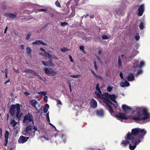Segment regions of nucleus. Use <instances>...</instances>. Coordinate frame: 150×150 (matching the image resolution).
<instances>
[{
	"mask_svg": "<svg viewBox=\"0 0 150 150\" xmlns=\"http://www.w3.org/2000/svg\"><path fill=\"white\" fill-rule=\"evenodd\" d=\"M51 56L50 59H52L51 58H52L54 59L58 60V58L55 55L51 54Z\"/></svg>",
	"mask_w": 150,
	"mask_h": 150,
	"instance_id": "nucleus-36",
	"label": "nucleus"
},
{
	"mask_svg": "<svg viewBox=\"0 0 150 150\" xmlns=\"http://www.w3.org/2000/svg\"><path fill=\"white\" fill-rule=\"evenodd\" d=\"M96 89L98 91L101 90L99 86V84L98 83L96 84Z\"/></svg>",
	"mask_w": 150,
	"mask_h": 150,
	"instance_id": "nucleus-41",
	"label": "nucleus"
},
{
	"mask_svg": "<svg viewBox=\"0 0 150 150\" xmlns=\"http://www.w3.org/2000/svg\"><path fill=\"white\" fill-rule=\"evenodd\" d=\"M94 66L95 68V70H97V67L96 65V61H94Z\"/></svg>",
	"mask_w": 150,
	"mask_h": 150,
	"instance_id": "nucleus-50",
	"label": "nucleus"
},
{
	"mask_svg": "<svg viewBox=\"0 0 150 150\" xmlns=\"http://www.w3.org/2000/svg\"><path fill=\"white\" fill-rule=\"evenodd\" d=\"M47 10V8H41L40 9L38 10V11L40 12L41 11L44 12L45 13H46V11Z\"/></svg>",
	"mask_w": 150,
	"mask_h": 150,
	"instance_id": "nucleus-40",
	"label": "nucleus"
},
{
	"mask_svg": "<svg viewBox=\"0 0 150 150\" xmlns=\"http://www.w3.org/2000/svg\"><path fill=\"white\" fill-rule=\"evenodd\" d=\"M8 143V139H5V140L4 142V144L6 146H7Z\"/></svg>",
	"mask_w": 150,
	"mask_h": 150,
	"instance_id": "nucleus-44",
	"label": "nucleus"
},
{
	"mask_svg": "<svg viewBox=\"0 0 150 150\" xmlns=\"http://www.w3.org/2000/svg\"><path fill=\"white\" fill-rule=\"evenodd\" d=\"M127 134H126V136L125 137V138L126 139V140H123L122 141L120 144L123 147H125L126 145L129 144L131 141H133L132 139L130 137V139L127 138Z\"/></svg>",
	"mask_w": 150,
	"mask_h": 150,
	"instance_id": "nucleus-9",
	"label": "nucleus"
},
{
	"mask_svg": "<svg viewBox=\"0 0 150 150\" xmlns=\"http://www.w3.org/2000/svg\"><path fill=\"white\" fill-rule=\"evenodd\" d=\"M55 4L59 8H61V7L60 3L59 2L58 0H57L55 1Z\"/></svg>",
	"mask_w": 150,
	"mask_h": 150,
	"instance_id": "nucleus-32",
	"label": "nucleus"
},
{
	"mask_svg": "<svg viewBox=\"0 0 150 150\" xmlns=\"http://www.w3.org/2000/svg\"><path fill=\"white\" fill-rule=\"evenodd\" d=\"M24 94L26 96H28L29 95V93L27 92H25L24 93Z\"/></svg>",
	"mask_w": 150,
	"mask_h": 150,
	"instance_id": "nucleus-58",
	"label": "nucleus"
},
{
	"mask_svg": "<svg viewBox=\"0 0 150 150\" xmlns=\"http://www.w3.org/2000/svg\"><path fill=\"white\" fill-rule=\"evenodd\" d=\"M38 103L37 101L35 100H31L29 101V103L30 105L35 108L36 110H37V109L36 107V105Z\"/></svg>",
	"mask_w": 150,
	"mask_h": 150,
	"instance_id": "nucleus-15",
	"label": "nucleus"
},
{
	"mask_svg": "<svg viewBox=\"0 0 150 150\" xmlns=\"http://www.w3.org/2000/svg\"><path fill=\"white\" fill-rule=\"evenodd\" d=\"M121 58L120 56L118 57V65L119 67H120L121 66Z\"/></svg>",
	"mask_w": 150,
	"mask_h": 150,
	"instance_id": "nucleus-31",
	"label": "nucleus"
},
{
	"mask_svg": "<svg viewBox=\"0 0 150 150\" xmlns=\"http://www.w3.org/2000/svg\"><path fill=\"white\" fill-rule=\"evenodd\" d=\"M147 132L145 129H142L139 128H133L132 129L131 132L127 133V138H130L132 140L141 141V139H143L145 135Z\"/></svg>",
	"mask_w": 150,
	"mask_h": 150,
	"instance_id": "nucleus-1",
	"label": "nucleus"
},
{
	"mask_svg": "<svg viewBox=\"0 0 150 150\" xmlns=\"http://www.w3.org/2000/svg\"><path fill=\"white\" fill-rule=\"evenodd\" d=\"M57 104H59V105H62V103L61 102V101L59 100V99H58L57 100Z\"/></svg>",
	"mask_w": 150,
	"mask_h": 150,
	"instance_id": "nucleus-54",
	"label": "nucleus"
},
{
	"mask_svg": "<svg viewBox=\"0 0 150 150\" xmlns=\"http://www.w3.org/2000/svg\"><path fill=\"white\" fill-rule=\"evenodd\" d=\"M27 126L23 132V135L25 136L33 137L35 135V131L39 132L37 129V127L34 125H30Z\"/></svg>",
	"mask_w": 150,
	"mask_h": 150,
	"instance_id": "nucleus-3",
	"label": "nucleus"
},
{
	"mask_svg": "<svg viewBox=\"0 0 150 150\" xmlns=\"http://www.w3.org/2000/svg\"><path fill=\"white\" fill-rule=\"evenodd\" d=\"M89 16V15L88 14H87L86 15H84L82 17V18L83 17L85 18H86L87 16Z\"/></svg>",
	"mask_w": 150,
	"mask_h": 150,
	"instance_id": "nucleus-61",
	"label": "nucleus"
},
{
	"mask_svg": "<svg viewBox=\"0 0 150 150\" xmlns=\"http://www.w3.org/2000/svg\"><path fill=\"white\" fill-rule=\"evenodd\" d=\"M139 27L140 30H143L144 28V24L143 22H142L139 25Z\"/></svg>",
	"mask_w": 150,
	"mask_h": 150,
	"instance_id": "nucleus-33",
	"label": "nucleus"
},
{
	"mask_svg": "<svg viewBox=\"0 0 150 150\" xmlns=\"http://www.w3.org/2000/svg\"><path fill=\"white\" fill-rule=\"evenodd\" d=\"M48 61H42V63L45 66L47 67H53L54 66V64L53 62L52 59H49Z\"/></svg>",
	"mask_w": 150,
	"mask_h": 150,
	"instance_id": "nucleus-10",
	"label": "nucleus"
},
{
	"mask_svg": "<svg viewBox=\"0 0 150 150\" xmlns=\"http://www.w3.org/2000/svg\"><path fill=\"white\" fill-rule=\"evenodd\" d=\"M109 99H110L113 102L117 103V102L115 100L116 97L115 95H110Z\"/></svg>",
	"mask_w": 150,
	"mask_h": 150,
	"instance_id": "nucleus-23",
	"label": "nucleus"
},
{
	"mask_svg": "<svg viewBox=\"0 0 150 150\" xmlns=\"http://www.w3.org/2000/svg\"><path fill=\"white\" fill-rule=\"evenodd\" d=\"M69 57L70 60V61L71 62H74V60L72 59V56L70 55H69Z\"/></svg>",
	"mask_w": 150,
	"mask_h": 150,
	"instance_id": "nucleus-53",
	"label": "nucleus"
},
{
	"mask_svg": "<svg viewBox=\"0 0 150 150\" xmlns=\"http://www.w3.org/2000/svg\"><path fill=\"white\" fill-rule=\"evenodd\" d=\"M44 100L45 102H47V96H45L43 97Z\"/></svg>",
	"mask_w": 150,
	"mask_h": 150,
	"instance_id": "nucleus-51",
	"label": "nucleus"
},
{
	"mask_svg": "<svg viewBox=\"0 0 150 150\" xmlns=\"http://www.w3.org/2000/svg\"><path fill=\"white\" fill-rule=\"evenodd\" d=\"M26 50L28 55H29L31 54V50L30 47H27L26 48Z\"/></svg>",
	"mask_w": 150,
	"mask_h": 150,
	"instance_id": "nucleus-29",
	"label": "nucleus"
},
{
	"mask_svg": "<svg viewBox=\"0 0 150 150\" xmlns=\"http://www.w3.org/2000/svg\"><path fill=\"white\" fill-rule=\"evenodd\" d=\"M92 73L93 75L95 76H96V74L94 73V72L92 70H91Z\"/></svg>",
	"mask_w": 150,
	"mask_h": 150,
	"instance_id": "nucleus-62",
	"label": "nucleus"
},
{
	"mask_svg": "<svg viewBox=\"0 0 150 150\" xmlns=\"http://www.w3.org/2000/svg\"><path fill=\"white\" fill-rule=\"evenodd\" d=\"M67 50V48L65 47H63L61 49V51L63 52H65Z\"/></svg>",
	"mask_w": 150,
	"mask_h": 150,
	"instance_id": "nucleus-49",
	"label": "nucleus"
},
{
	"mask_svg": "<svg viewBox=\"0 0 150 150\" xmlns=\"http://www.w3.org/2000/svg\"><path fill=\"white\" fill-rule=\"evenodd\" d=\"M24 72L26 73L32 74L33 75H34L35 76V75L37 73V72L34 71L33 70L31 69H26L24 71Z\"/></svg>",
	"mask_w": 150,
	"mask_h": 150,
	"instance_id": "nucleus-21",
	"label": "nucleus"
},
{
	"mask_svg": "<svg viewBox=\"0 0 150 150\" xmlns=\"http://www.w3.org/2000/svg\"><path fill=\"white\" fill-rule=\"evenodd\" d=\"M107 107L108 108L109 111L110 113H112L114 112V111L112 107L110 105H111L110 103H105Z\"/></svg>",
	"mask_w": 150,
	"mask_h": 150,
	"instance_id": "nucleus-20",
	"label": "nucleus"
},
{
	"mask_svg": "<svg viewBox=\"0 0 150 150\" xmlns=\"http://www.w3.org/2000/svg\"><path fill=\"white\" fill-rule=\"evenodd\" d=\"M20 105L19 104H13L11 105L9 110V112L12 116H13L15 115V110L16 109V117L18 119L20 118L21 115H22V113L20 114L21 112Z\"/></svg>",
	"mask_w": 150,
	"mask_h": 150,
	"instance_id": "nucleus-4",
	"label": "nucleus"
},
{
	"mask_svg": "<svg viewBox=\"0 0 150 150\" xmlns=\"http://www.w3.org/2000/svg\"><path fill=\"white\" fill-rule=\"evenodd\" d=\"M140 38V37L139 35L136 36L135 37V38L137 41H138L139 40Z\"/></svg>",
	"mask_w": 150,
	"mask_h": 150,
	"instance_id": "nucleus-47",
	"label": "nucleus"
},
{
	"mask_svg": "<svg viewBox=\"0 0 150 150\" xmlns=\"http://www.w3.org/2000/svg\"><path fill=\"white\" fill-rule=\"evenodd\" d=\"M40 50L44 52L46 51L44 49L42 48L41 47H40Z\"/></svg>",
	"mask_w": 150,
	"mask_h": 150,
	"instance_id": "nucleus-63",
	"label": "nucleus"
},
{
	"mask_svg": "<svg viewBox=\"0 0 150 150\" xmlns=\"http://www.w3.org/2000/svg\"><path fill=\"white\" fill-rule=\"evenodd\" d=\"M120 76L121 79H122L123 78V74L122 72H121L120 74Z\"/></svg>",
	"mask_w": 150,
	"mask_h": 150,
	"instance_id": "nucleus-57",
	"label": "nucleus"
},
{
	"mask_svg": "<svg viewBox=\"0 0 150 150\" xmlns=\"http://www.w3.org/2000/svg\"><path fill=\"white\" fill-rule=\"evenodd\" d=\"M9 134L7 130H6L5 132V135H4L5 139H8Z\"/></svg>",
	"mask_w": 150,
	"mask_h": 150,
	"instance_id": "nucleus-30",
	"label": "nucleus"
},
{
	"mask_svg": "<svg viewBox=\"0 0 150 150\" xmlns=\"http://www.w3.org/2000/svg\"><path fill=\"white\" fill-rule=\"evenodd\" d=\"M13 69L14 70V71L16 72L17 73H18V70L14 68H13Z\"/></svg>",
	"mask_w": 150,
	"mask_h": 150,
	"instance_id": "nucleus-60",
	"label": "nucleus"
},
{
	"mask_svg": "<svg viewBox=\"0 0 150 150\" xmlns=\"http://www.w3.org/2000/svg\"><path fill=\"white\" fill-rule=\"evenodd\" d=\"M116 116L122 120H127L129 119V117L126 116L125 115L124 113H119Z\"/></svg>",
	"mask_w": 150,
	"mask_h": 150,
	"instance_id": "nucleus-13",
	"label": "nucleus"
},
{
	"mask_svg": "<svg viewBox=\"0 0 150 150\" xmlns=\"http://www.w3.org/2000/svg\"><path fill=\"white\" fill-rule=\"evenodd\" d=\"M68 24V23H67L66 22H61V25L63 27H65L66 25H67Z\"/></svg>",
	"mask_w": 150,
	"mask_h": 150,
	"instance_id": "nucleus-37",
	"label": "nucleus"
},
{
	"mask_svg": "<svg viewBox=\"0 0 150 150\" xmlns=\"http://www.w3.org/2000/svg\"><path fill=\"white\" fill-rule=\"evenodd\" d=\"M31 35V34H28L26 38V40H28L30 38Z\"/></svg>",
	"mask_w": 150,
	"mask_h": 150,
	"instance_id": "nucleus-48",
	"label": "nucleus"
},
{
	"mask_svg": "<svg viewBox=\"0 0 150 150\" xmlns=\"http://www.w3.org/2000/svg\"><path fill=\"white\" fill-rule=\"evenodd\" d=\"M136 110L138 116L132 117H129L135 121L145 120L150 117V115L146 108L142 109L138 108Z\"/></svg>",
	"mask_w": 150,
	"mask_h": 150,
	"instance_id": "nucleus-2",
	"label": "nucleus"
},
{
	"mask_svg": "<svg viewBox=\"0 0 150 150\" xmlns=\"http://www.w3.org/2000/svg\"><path fill=\"white\" fill-rule=\"evenodd\" d=\"M112 88L111 87L109 86H108L107 88V90L108 92H110L112 91Z\"/></svg>",
	"mask_w": 150,
	"mask_h": 150,
	"instance_id": "nucleus-43",
	"label": "nucleus"
},
{
	"mask_svg": "<svg viewBox=\"0 0 150 150\" xmlns=\"http://www.w3.org/2000/svg\"><path fill=\"white\" fill-rule=\"evenodd\" d=\"M45 74L48 76H53L57 74V72L55 71L50 67L45 68L44 69Z\"/></svg>",
	"mask_w": 150,
	"mask_h": 150,
	"instance_id": "nucleus-6",
	"label": "nucleus"
},
{
	"mask_svg": "<svg viewBox=\"0 0 150 150\" xmlns=\"http://www.w3.org/2000/svg\"><path fill=\"white\" fill-rule=\"evenodd\" d=\"M79 49L80 50H82L83 52L85 54L86 53V52L85 51L84 49V46L83 45L79 47Z\"/></svg>",
	"mask_w": 150,
	"mask_h": 150,
	"instance_id": "nucleus-35",
	"label": "nucleus"
},
{
	"mask_svg": "<svg viewBox=\"0 0 150 150\" xmlns=\"http://www.w3.org/2000/svg\"><path fill=\"white\" fill-rule=\"evenodd\" d=\"M20 47H21V49L22 50H23L24 49V45H21V46H20Z\"/></svg>",
	"mask_w": 150,
	"mask_h": 150,
	"instance_id": "nucleus-64",
	"label": "nucleus"
},
{
	"mask_svg": "<svg viewBox=\"0 0 150 150\" xmlns=\"http://www.w3.org/2000/svg\"><path fill=\"white\" fill-rule=\"evenodd\" d=\"M49 108V105L47 104H46L44 106V108H43V111L45 113H46L47 112L48 108Z\"/></svg>",
	"mask_w": 150,
	"mask_h": 150,
	"instance_id": "nucleus-27",
	"label": "nucleus"
},
{
	"mask_svg": "<svg viewBox=\"0 0 150 150\" xmlns=\"http://www.w3.org/2000/svg\"><path fill=\"white\" fill-rule=\"evenodd\" d=\"M29 138L28 137H25L23 136H21L18 139V142L20 143H24L28 140Z\"/></svg>",
	"mask_w": 150,
	"mask_h": 150,
	"instance_id": "nucleus-12",
	"label": "nucleus"
},
{
	"mask_svg": "<svg viewBox=\"0 0 150 150\" xmlns=\"http://www.w3.org/2000/svg\"><path fill=\"white\" fill-rule=\"evenodd\" d=\"M81 76V75H72L70 76L72 78H78L79 77H80Z\"/></svg>",
	"mask_w": 150,
	"mask_h": 150,
	"instance_id": "nucleus-38",
	"label": "nucleus"
},
{
	"mask_svg": "<svg viewBox=\"0 0 150 150\" xmlns=\"http://www.w3.org/2000/svg\"><path fill=\"white\" fill-rule=\"evenodd\" d=\"M138 65L136 63H134L133 64L134 68H136L138 67Z\"/></svg>",
	"mask_w": 150,
	"mask_h": 150,
	"instance_id": "nucleus-55",
	"label": "nucleus"
},
{
	"mask_svg": "<svg viewBox=\"0 0 150 150\" xmlns=\"http://www.w3.org/2000/svg\"><path fill=\"white\" fill-rule=\"evenodd\" d=\"M13 127H14L17 125V122L14 119L11 120L10 122Z\"/></svg>",
	"mask_w": 150,
	"mask_h": 150,
	"instance_id": "nucleus-28",
	"label": "nucleus"
},
{
	"mask_svg": "<svg viewBox=\"0 0 150 150\" xmlns=\"http://www.w3.org/2000/svg\"><path fill=\"white\" fill-rule=\"evenodd\" d=\"M17 14L15 13L13 14L11 13H6L4 14V16L7 17H8L11 18H15L16 17Z\"/></svg>",
	"mask_w": 150,
	"mask_h": 150,
	"instance_id": "nucleus-16",
	"label": "nucleus"
},
{
	"mask_svg": "<svg viewBox=\"0 0 150 150\" xmlns=\"http://www.w3.org/2000/svg\"><path fill=\"white\" fill-rule=\"evenodd\" d=\"M133 141H131L129 143V148L131 150H134L136 147L137 145L139 144L141 141H137L135 140H132Z\"/></svg>",
	"mask_w": 150,
	"mask_h": 150,
	"instance_id": "nucleus-8",
	"label": "nucleus"
},
{
	"mask_svg": "<svg viewBox=\"0 0 150 150\" xmlns=\"http://www.w3.org/2000/svg\"><path fill=\"white\" fill-rule=\"evenodd\" d=\"M95 93L97 98H102V95H103L102 94L101 90L98 91V92L97 91L95 92Z\"/></svg>",
	"mask_w": 150,
	"mask_h": 150,
	"instance_id": "nucleus-25",
	"label": "nucleus"
},
{
	"mask_svg": "<svg viewBox=\"0 0 150 150\" xmlns=\"http://www.w3.org/2000/svg\"><path fill=\"white\" fill-rule=\"evenodd\" d=\"M32 44L33 45H40V44H42L44 45L45 46L47 45L46 44L44 43L42 41L40 40H36L35 41L33 42Z\"/></svg>",
	"mask_w": 150,
	"mask_h": 150,
	"instance_id": "nucleus-18",
	"label": "nucleus"
},
{
	"mask_svg": "<svg viewBox=\"0 0 150 150\" xmlns=\"http://www.w3.org/2000/svg\"><path fill=\"white\" fill-rule=\"evenodd\" d=\"M110 95L108 93H104L102 95V98H100L103 100V102L105 104L106 103H109L112 105H115L109 99Z\"/></svg>",
	"mask_w": 150,
	"mask_h": 150,
	"instance_id": "nucleus-7",
	"label": "nucleus"
},
{
	"mask_svg": "<svg viewBox=\"0 0 150 150\" xmlns=\"http://www.w3.org/2000/svg\"><path fill=\"white\" fill-rule=\"evenodd\" d=\"M102 38L103 40H108V36L105 34L102 35Z\"/></svg>",
	"mask_w": 150,
	"mask_h": 150,
	"instance_id": "nucleus-39",
	"label": "nucleus"
},
{
	"mask_svg": "<svg viewBox=\"0 0 150 150\" xmlns=\"http://www.w3.org/2000/svg\"><path fill=\"white\" fill-rule=\"evenodd\" d=\"M122 108L125 111H127L128 110H131V108L129 106L126 105H125L123 104L122 105Z\"/></svg>",
	"mask_w": 150,
	"mask_h": 150,
	"instance_id": "nucleus-22",
	"label": "nucleus"
},
{
	"mask_svg": "<svg viewBox=\"0 0 150 150\" xmlns=\"http://www.w3.org/2000/svg\"><path fill=\"white\" fill-rule=\"evenodd\" d=\"M8 29V27L7 26H6L5 29L4 30V33H6L7 30Z\"/></svg>",
	"mask_w": 150,
	"mask_h": 150,
	"instance_id": "nucleus-59",
	"label": "nucleus"
},
{
	"mask_svg": "<svg viewBox=\"0 0 150 150\" xmlns=\"http://www.w3.org/2000/svg\"><path fill=\"white\" fill-rule=\"evenodd\" d=\"M35 76H37L39 78L40 80H43L42 78L40 76V75L37 72L36 74L35 75Z\"/></svg>",
	"mask_w": 150,
	"mask_h": 150,
	"instance_id": "nucleus-46",
	"label": "nucleus"
},
{
	"mask_svg": "<svg viewBox=\"0 0 150 150\" xmlns=\"http://www.w3.org/2000/svg\"><path fill=\"white\" fill-rule=\"evenodd\" d=\"M39 94H41L44 96H45L46 95V93L44 91H40L38 93Z\"/></svg>",
	"mask_w": 150,
	"mask_h": 150,
	"instance_id": "nucleus-42",
	"label": "nucleus"
},
{
	"mask_svg": "<svg viewBox=\"0 0 150 150\" xmlns=\"http://www.w3.org/2000/svg\"><path fill=\"white\" fill-rule=\"evenodd\" d=\"M4 72L5 74H8V69L7 68L5 69L4 70Z\"/></svg>",
	"mask_w": 150,
	"mask_h": 150,
	"instance_id": "nucleus-56",
	"label": "nucleus"
},
{
	"mask_svg": "<svg viewBox=\"0 0 150 150\" xmlns=\"http://www.w3.org/2000/svg\"><path fill=\"white\" fill-rule=\"evenodd\" d=\"M144 10V4H141L138 9V16H141L142 15Z\"/></svg>",
	"mask_w": 150,
	"mask_h": 150,
	"instance_id": "nucleus-11",
	"label": "nucleus"
},
{
	"mask_svg": "<svg viewBox=\"0 0 150 150\" xmlns=\"http://www.w3.org/2000/svg\"><path fill=\"white\" fill-rule=\"evenodd\" d=\"M23 123H26V125H34L33 117L32 115L29 113L26 114L23 117Z\"/></svg>",
	"mask_w": 150,
	"mask_h": 150,
	"instance_id": "nucleus-5",
	"label": "nucleus"
},
{
	"mask_svg": "<svg viewBox=\"0 0 150 150\" xmlns=\"http://www.w3.org/2000/svg\"><path fill=\"white\" fill-rule=\"evenodd\" d=\"M91 106L93 108H95L97 107V102L93 98H92L90 102Z\"/></svg>",
	"mask_w": 150,
	"mask_h": 150,
	"instance_id": "nucleus-14",
	"label": "nucleus"
},
{
	"mask_svg": "<svg viewBox=\"0 0 150 150\" xmlns=\"http://www.w3.org/2000/svg\"><path fill=\"white\" fill-rule=\"evenodd\" d=\"M95 77H96L97 78H98L100 79H103V78H102V77L101 76H98V75H96V76Z\"/></svg>",
	"mask_w": 150,
	"mask_h": 150,
	"instance_id": "nucleus-52",
	"label": "nucleus"
},
{
	"mask_svg": "<svg viewBox=\"0 0 150 150\" xmlns=\"http://www.w3.org/2000/svg\"><path fill=\"white\" fill-rule=\"evenodd\" d=\"M44 55V57L45 59H47L48 58L49 59H50L51 54H50L48 52H47L46 51L45 52Z\"/></svg>",
	"mask_w": 150,
	"mask_h": 150,
	"instance_id": "nucleus-26",
	"label": "nucleus"
},
{
	"mask_svg": "<svg viewBox=\"0 0 150 150\" xmlns=\"http://www.w3.org/2000/svg\"><path fill=\"white\" fill-rule=\"evenodd\" d=\"M142 72H143V71L142 70H139L138 71L136 75L137 76L138 75H139V74H142Z\"/></svg>",
	"mask_w": 150,
	"mask_h": 150,
	"instance_id": "nucleus-45",
	"label": "nucleus"
},
{
	"mask_svg": "<svg viewBox=\"0 0 150 150\" xmlns=\"http://www.w3.org/2000/svg\"><path fill=\"white\" fill-rule=\"evenodd\" d=\"M127 79L129 81H133L134 79V76L133 74L129 73L127 76Z\"/></svg>",
	"mask_w": 150,
	"mask_h": 150,
	"instance_id": "nucleus-19",
	"label": "nucleus"
},
{
	"mask_svg": "<svg viewBox=\"0 0 150 150\" xmlns=\"http://www.w3.org/2000/svg\"><path fill=\"white\" fill-rule=\"evenodd\" d=\"M145 63L143 61H142L140 63L139 65V68H141L144 66Z\"/></svg>",
	"mask_w": 150,
	"mask_h": 150,
	"instance_id": "nucleus-34",
	"label": "nucleus"
},
{
	"mask_svg": "<svg viewBox=\"0 0 150 150\" xmlns=\"http://www.w3.org/2000/svg\"><path fill=\"white\" fill-rule=\"evenodd\" d=\"M97 114L100 117H103L104 115V112L102 110H98L96 111Z\"/></svg>",
	"mask_w": 150,
	"mask_h": 150,
	"instance_id": "nucleus-24",
	"label": "nucleus"
},
{
	"mask_svg": "<svg viewBox=\"0 0 150 150\" xmlns=\"http://www.w3.org/2000/svg\"><path fill=\"white\" fill-rule=\"evenodd\" d=\"M120 86L122 87H125L126 86L128 87L130 85L129 83L127 80L125 81V82H121L120 84Z\"/></svg>",
	"mask_w": 150,
	"mask_h": 150,
	"instance_id": "nucleus-17",
	"label": "nucleus"
}]
</instances>
